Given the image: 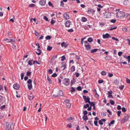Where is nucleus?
<instances>
[{"instance_id": "f704fd0d", "label": "nucleus", "mask_w": 130, "mask_h": 130, "mask_svg": "<svg viewBox=\"0 0 130 130\" xmlns=\"http://www.w3.org/2000/svg\"><path fill=\"white\" fill-rule=\"evenodd\" d=\"M110 103L111 105H113L115 103V102L113 100H110Z\"/></svg>"}, {"instance_id": "bf43d9fd", "label": "nucleus", "mask_w": 130, "mask_h": 130, "mask_svg": "<svg viewBox=\"0 0 130 130\" xmlns=\"http://www.w3.org/2000/svg\"><path fill=\"white\" fill-rule=\"evenodd\" d=\"M113 76V74L112 73H108V76L110 77H111L112 76Z\"/></svg>"}, {"instance_id": "13d9d810", "label": "nucleus", "mask_w": 130, "mask_h": 130, "mask_svg": "<svg viewBox=\"0 0 130 130\" xmlns=\"http://www.w3.org/2000/svg\"><path fill=\"white\" fill-rule=\"evenodd\" d=\"M57 76V74L56 73H54L52 75V76L53 77H55Z\"/></svg>"}, {"instance_id": "f8f14e48", "label": "nucleus", "mask_w": 130, "mask_h": 130, "mask_svg": "<svg viewBox=\"0 0 130 130\" xmlns=\"http://www.w3.org/2000/svg\"><path fill=\"white\" fill-rule=\"evenodd\" d=\"M63 91L62 90H60L58 91L57 94L58 96H62L63 95Z\"/></svg>"}, {"instance_id": "4d7b16f0", "label": "nucleus", "mask_w": 130, "mask_h": 130, "mask_svg": "<svg viewBox=\"0 0 130 130\" xmlns=\"http://www.w3.org/2000/svg\"><path fill=\"white\" fill-rule=\"evenodd\" d=\"M126 81L127 83L130 84V79H128L127 78H126Z\"/></svg>"}, {"instance_id": "f3484780", "label": "nucleus", "mask_w": 130, "mask_h": 130, "mask_svg": "<svg viewBox=\"0 0 130 130\" xmlns=\"http://www.w3.org/2000/svg\"><path fill=\"white\" fill-rule=\"evenodd\" d=\"M98 50V49H94L93 50H91L90 51L91 53H94L96 52Z\"/></svg>"}, {"instance_id": "79ce46f5", "label": "nucleus", "mask_w": 130, "mask_h": 130, "mask_svg": "<svg viewBox=\"0 0 130 130\" xmlns=\"http://www.w3.org/2000/svg\"><path fill=\"white\" fill-rule=\"evenodd\" d=\"M46 40H50L51 39V37L50 36H47L45 37Z\"/></svg>"}, {"instance_id": "e433bc0d", "label": "nucleus", "mask_w": 130, "mask_h": 130, "mask_svg": "<svg viewBox=\"0 0 130 130\" xmlns=\"http://www.w3.org/2000/svg\"><path fill=\"white\" fill-rule=\"evenodd\" d=\"M67 127L70 128L72 127V124L71 123H69L67 125Z\"/></svg>"}, {"instance_id": "4468645a", "label": "nucleus", "mask_w": 130, "mask_h": 130, "mask_svg": "<svg viewBox=\"0 0 130 130\" xmlns=\"http://www.w3.org/2000/svg\"><path fill=\"white\" fill-rule=\"evenodd\" d=\"M83 119L85 121L88 120V118L87 115H84L83 117Z\"/></svg>"}, {"instance_id": "6ab92c4d", "label": "nucleus", "mask_w": 130, "mask_h": 130, "mask_svg": "<svg viewBox=\"0 0 130 130\" xmlns=\"http://www.w3.org/2000/svg\"><path fill=\"white\" fill-rule=\"evenodd\" d=\"M47 79L48 81V83L49 84H51L52 83V80L48 76H47Z\"/></svg>"}, {"instance_id": "052dcab7", "label": "nucleus", "mask_w": 130, "mask_h": 130, "mask_svg": "<svg viewBox=\"0 0 130 130\" xmlns=\"http://www.w3.org/2000/svg\"><path fill=\"white\" fill-rule=\"evenodd\" d=\"M121 111H118L117 112V115L118 117H120V114L121 113Z\"/></svg>"}, {"instance_id": "bb28decb", "label": "nucleus", "mask_w": 130, "mask_h": 130, "mask_svg": "<svg viewBox=\"0 0 130 130\" xmlns=\"http://www.w3.org/2000/svg\"><path fill=\"white\" fill-rule=\"evenodd\" d=\"M75 88H74L73 87H72L71 88V90H70V92H73L75 91Z\"/></svg>"}, {"instance_id": "4be33fe9", "label": "nucleus", "mask_w": 130, "mask_h": 130, "mask_svg": "<svg viewBox=\"0 0 130 130\" xmlns=\"http://www.w3.org/2000/svg\"><path fill=\"white\" fill-rule=\"evenodd\" d=\"M33 61V59H30L28 62V64L30 66H31L32 65V61Z\"/></svg>"}, {"instance_id": "aec40b11", "label": "nucleus", "mask_w": 130, "mask_h": 130, "mask_svg": "<svg viewBox=\"0 0 130 130\" xmlns=\"http://www.w3.org/2000/svg\"><path fill=\"white\" fill-rule=\"evenodd\" d=\"M34 97V95H32V96H30V95H28V98L29 100H32L33 99Z\"/></svg>"}, {"instance_id": "603ef678", "label": "nucleus", "mask_w": 130, "mask_h": 130, "mask_svg": "<svg viewBox=\"0 0 130 130\" xmlns=\"http://www.w3.org/2000/svg\"><path fill=\"white\" fill-rule=\"evenodd\" d=\"M6 107V105H4L0 107V108L2 110L4 109Z\"/></svg>"}, {"instance_id": "680f3d73", "label": "nucleus", "mask_w": 130, "mask_h": 130, "mask_svg": "<svg viewBox=\"0 0 130 130\" xmlns=\"http://www.w3.org/2000/svg\"><path fill=\"white\" fill-rule=\"evenodd\" d=\"M122 111L124 112H125L126 111L125 108L124 107L122 108Z\"/></svg>"}, {"instance_id": "f03ea898", "label": "nucleus", "mask_w": 130, "mask_h": 130, "mask_svg": "<svg viewBox=\"0 0 130 130\" xmlns=\"http://www.w3.org/2000/svg\"><path fill=\"white\" fill-rule=\"evenodd\" d=\"M125 14V13L122 11H119L116 13L117 17L119 19H121L124 17Z\"/></svg>"}, {"instance_id": "7c9ffc66", "label": "nucleus", "mask_w": 130, "mask_h": 130, "mask_svg": "<svg viewBox=\"0 0 130 130\" xmlns=\"http://www.w3.org/2000/svg\"><path fill=\"white\" fill-rule=\"evenodd\" d=\"M52 47L50 46H48L47 48V50L48 51H50L52 49Z\"/></svg>"}, {"instance_id": "9d476101", "label": "nucleus", "mask_w": 130, "mask_h": 130, "mask_svg": "<svg viewBox=\"0 0 130 130\" xmlns=\"http://www.w3.org/2000/svg\"><path fill=\"white\" fill-rule=\"evenodd\" d=\"M68 44L64 42H62L61 44V45L62 47H64L65 48L67 47L68 46Z\"/></svg>"}, {"instance_id": "7ed1b4c3", "label": "nucleus", "mask_w": 130, "mask_h": 130, "mask_svg": "<svg viewBox=\"0 0 130 130\" xmlns=\"http://www.w3.org/2000/svg\"><path fill=\"white\" fill-rule=\"evenodd\" d=\"M63 84L67 86H68L70 84V80L68 78H65L63 80Z\"/></svg>"}, {"instance_id": "20e7f679", "label": "nucleus", "mask_w": 130, "mask_h": 130, "mask_svg": "<svg viewBox=\"0 0 130 130\" xmlns=\"http://www.w3.org/2000/svg\"><path fill=\"white\" fill-rule=\"evenodd\" d=\"M129 117L128 116H125L121 120V123L123 124L127 121L129 119Z\"/></svg>"}, {"instance_id": "e2e57ef3", "label": "nucleus", "mask_w": 130, "mask_h": 130, "mask_svg": "<svg viewBox=\"0 0 130 130\" xmlns=\"http://www.w3.org/2000/svg\"><path fill=\"white\" fill-rule=\"evenodd\" d=\"M121 107L120 106L118 105V106L117 107V109L118 110H120L121 109Z\"/></svg>"}, {"instance_id": "f257e3e1", "label": "nucleus", "mask_w": 130, "mask_h": 130, "mask_svg": "<svg viewBox=\"0 0 130 130\" xmlns=\"http://www.w3.org/2000/svg\"><path fill=\"white\" fill-rule=\"evenodd\" d=\"M83 98L86 103H88L90 105H91V106H93V109L94 110H95V104H94V103H95V102H90V98L88 96H87L86 97L85 95H83Z\"/></svg>"}, {"instance_id": "3c124183", "label": "nucleus", "mask_w": 130, "mask_h": 130, "mask_svg": "<svg viewBox=\"0 0 130 130\" xmlns=\"http://www.w3.org/2000/svg\"><path fill=\"white\" fill-rule=\"evenodd\" d=\"M48 73L49 74H51L53 73V71L51 69H49L48 70Z\"/></svg>"}, {"instance_id": "49530a36", "label": "nucleus", "mask_w": 130, "mask_h": 130, "mask_svg": "<svg viewBox=\"0 0 130 130\" xmlns=\"http://www.w3.org/2000/svg\"><path fill=\"white\" fill-rule=\"evenodd\" d=\"M31 74V72L29 71H28L27 73H26V75L27 76H30Z\"/></svg>"}, {"instance_id": "393cba45", "label": "nucleus", "mask_w": 130, "mask_h": 130, "mask_svg": "<svg viewBox=\"0 0 130 130\" xmlns=\"http://www.w3.org/2000/svg\"><path fill=\"white\" fill-rule=\"evenodd\" d=\"M115 122V120H112L110 123H108V125L110 127L111 124H113L114 123V122Z\"/></svg>"}, {"instance_id": "ea45409f", "label": "nucleus", "mask_w": 130, "mask_h": 130, "mask_svg": "<svg viewBox=\"0 0 130 130\" xmlns=\"http://www.w3.org/2000/svg\"><path fill=\"white\" fill-rule=\"evenodd\" d=\"M43 19L45 20L46 21H48V20L46 16L44 15V16Z\"/></svg>"}, {"instance_id": "37998d69", "label": "nucleus", "mask_w": 130, "mask_h": 130, "mask_svg": "<svg viewBox=\"0 0 130 130\" xmlns=\"http://www.w3.org/2000/svg\"><path fill=\"white\" fill-rule=\"evenodd\" d=\"M89 107V105L88 104H87L86 105H85L84 107V108H87V107Z\"/></svg>"}, {"instance_id": "c85d7f7f", "label": "nucleus", "mask_w": 130, "mask_h": 130, "mask_svg": "<svg viewBox=\"0 0 130 130\" xmlns=\"http://www.w3.org/2000/svg\"><path fill=\"white\" fill-rule=\"evenodd\" d=\"M128 2L129 1L128 0H125L124 1V4L125 5H126Z\"/></svg>"}, {"instance_id": "864d4df0", "label": "nucleus", "mask_w": 130, "mask_h": 130, "mask_svg": "<svg viewBox=\"0 0 130 130\" xmlns=\"http://www.w3.org/2000/svg\"><path fill=\"white\" fill-rule=\"evenodd\" d=\"M74 119V118H73L72 117H70L68 118V120L69 121H70L71 120H73Z\"/></svg>"}, {"instance_id": "0eeeda50", "label": "nucleus", "mask_w": 130, "mask_h": 130, "mask_svg": "<svg viewBox=\"0 0 130 130\" xmlns=\"http://www.w3.org/2000/svg\"><path fill=\"white\" fill-rule=\"evenodd\" d=\"M20 87L19 85L17 83H15L14 84L13 86V88L16 90H18Z\"/></svg>"}, {"instance_id": "774afa93", "label": "nucleus", "mask_w": 130, "mask_h": 130, "mask_svg": "<svg viewBox=\"0 0 130 130\" xmlns=\"http://www.w3.org/2000/svg\"><path fill=\"white\" fill-rule=\"evenodd\" d=\"M116 21V20L115 19H112L111 21V22L112 23H114Z\"/></svg>"}, {"instance_id": "1a4fd4ad", "label": "nucleus", "mask_w": 130, "mask_h": 130, "mask_svg": "<svg viewBox=\"0 0 130 130\" xmlns=\"http://www.w3.org/2000/svg\"><path fill=\"white\" fill-rule=\"evenodd\" d=\"M45 0H41L39 2V4L42 6H44L46 3Z\"/></svg>"}, {"instance_id": "a211bd4d", "label": "nucleus", "mask_w": 130, "mask_h": 130, "mask_svg": "<svg viewBox=\"0 0 130 130\" xmlns=\"http://www.w3.org/2000/svg\"><path fill=\"white\" fill-rule=\"evenodd\" d=\"M27 86L29 90H30L32 88V84H28Z\"/></svg>"}, {"instance_id": "de8ad7c7", "label": "nucleus", "mask_w": 130, "mask_h": 130, "mask_svg": "<svg viewBox=\"0 0 130 130\" xmlns=\"http://www.w3.org/2000/svg\"><path fill=\"white\" fill-rule=\"evenodd\" d=\"M104 82L103 80L102 79L99 80H98V83L99 84H101Z\"/></svg>"}, {"instance_id": "8fccbe9b", "label": "nucleus", "mask_w": 130, "mask_h": 130, "mask_svg": "<svg viewBox=\"0 0 130 130\" xmlns=\"http://www.w3.org/2000/svg\"><path fill=\"white\" fill-rule=\"evenodd\" d=\"M51 24L53 25L55 23V21L53 20L52 19L51 20Z\"/></svg>"}, {"instance_id": "423d86ee", "label": "nucleus", "mask_w": 130, "mask_h": 130, "mask_svg": "<svg viewBox=\"0 0 130 130\" xmlns=\"http://www.w3.org/2000/svg\"><path fill=\"white\" fill-rule=\"evenodd\" d=\"M63 17L64 19L66 20H68L70 18V17L67 13H64L63 15Z\"/></svg>"}, {"instance_id": "09e8293b", "label": "nucleus", "mask_w": 130, "mask_h": 130, "mask_svg": "<svg viewBox=\"0 0 130 130\" xmlns=\"http://www.w3.org/2000/svg\"><path fill=\"white\" fill-rule=\"evenodd\" d=\"M76 89L78 91H81L82 90V88L80 86L78 87Z\"/></svg>"}, {"instance_id": "69168bd1", "label": "nucleus", "mask_w": 130, "mask_h": 130, "mask_svg": "<svg viewBox=\"0 0 130 130\" xmlns=\"http://www.w3.org/2000/svg\"><path fill=\"white\" fill-rule=\"evenodd\" d=\"M35 34L37 36H38V35H39L38 32L36 30L35 31Z\"/></svg>"}, {"instance_id": "c03bdc74", "label": "nucleus", "mask_w": 130, "mask_h": 130, "mask_svg": "<svg viewBox=\"0 0 130 130\" xmlns=\"http://www.w3.org/2000/svg\"><path fill=\"white\" fill-rule=\"evenodd\" d=\"M112 39L113 40H115L116 41H119V40L118 39L114 37H112Z\"/></svg>"}, {"instance_id": "2eb2a0df", "label": "nucleus", "mask_w": 130, "mask_h": 130, "mask_svg": "<svg viewBox=\"0 0 130 130\" xmlns=\"http://www.w3.org/2000/svg\"><path fill=\"white\" fill-rule=\"evenodd\" d=\"M124 17L128 20H130V14H129L126 13L125 14Z\"/></svg>"}, {"instance_id": "5fc2aeb1", "label": "nucleus", "mask_w": 130, "mask_h": 130, "mask_svg": "<svg viewBox=\"0 0 130 130\" xmlns=\"http://www.w3.org/2000/svg\"><path fill=\"white\" fill-rule=\"evenodd\" d=\"M94 92L95 93V94L96 95H97L98 97L99 96V95L97 93L95 89H94Z\"/></svg>"}, {"instance_id": "a18cd8bd", "label": "nucleus", "mask_w": 130, "mask_h": 130, "mask_svg": "<svg viewBox=\"0 0 130 130\" xmlns=\"http://www.w3.org/2000/svg\"><path fill=\"white\" fill-rule=\"evenodd\" d=\"M66 59V58L64 56H63L61 57V60L62 61H63L64 60Z\"/></svg>"}, {"instance_id": "0e129e2a", "label": "nucleus", "mask_w": 130, "mask_h": 130, "mask_svg": "<svg viewBox=\"0 0 130 130\" xmlns=\"http://www.w3.org/2000/svg\"><path fill=\"white\" fill-rule=\"evenodd\" d=\"M64 4L62 1H61L60 2V6H61L64 7Z\"/></svg>"}, {"instance_id": "58836bf2", "label": "nucleus", "mask_w": 130, "mask_h": 130, "mask_svg": "<svg viewBox=\"0 0 130 130\" xmlns=\"http://www.w3.org/2000/svg\"><path fill=\"white\" fill-rule=\"evenodd\" d=\"M24 75V73H22L21 74V79H23V77Z\"/></svg>"}, {"instance_id": "6e6d98bb", "label": "nucleus", "mask_w": 130, "mask_h": 130, "mask_svg": "<svg viewBox=\"0 0 130 130\" xmlns=\"http://www.w3.org/2000/svg\"><path fill=\"white\" fill-rule=\"evenodd\" d=\"M83 113L84 114V115H87L88 113V112L86 110H85L83 111Z\"/></svg>"}, {"instance_id": "dca6fc26", "label": "nucleus", "mask_w": 130, "mask_h": 130, "mask_svg": "<svg viewBox=\"0 0 130 130\" xmlns=\"http://www.w3.org/2000/svg\"><path fill=\"white\" fill-rule=\"evenodd\" d=\"M87 41L89 42H91L93 41V39L91 37H90L88 39Z\"/></svg>"}, {"instance_id": "2f4dec72", "label": "nucleus", "mask_w": 130, "mask_h": 130, "mask_svg": "<svg viewBox=\"0 0 130 130\" xmlns=\"http://www.w3.org/2000/svg\"><path fill=\"white\" fill-rule=\"evenodd\" d=\"M57 56L56 55H54L53 57L51 58V60H54L57 58Z\"/></svg>"}, {"instance_id": "72a5a7b5", "label": "nucleus", "mask_w": 130, "mask_h": 130, "mask_svg": "<svg viewBox=\"0 0 130 130\" xmlns=\"http://www.w3.org/2000/svg\"><path fill=\"white\" fill-rule=\"evenodd\" d=\"M71 106V104L70 103L67 104H66V106L69 108H70Z\"/></svg>"}, {"instance_id": "cd10ccee", "label": "nucleus", "mask_w": 130, "mask_h": 130, "mask_svg": "<svg viewBox=\"0 0 130 130\" xmlns=\"http://www.w3.org/2000/svg\"><path fill=\"white\" fill-rule=\"evenodd\" d=\"M117 28V26H116V27H115L114 26H112V27H111L108 30H113V29H116V28Z\"/></svg>"}, {"instance_id": "a878e982", "label": "nucleus", "mask_w": 130, "mask_h": 130, "mask_svg": "<svg viewBox=\"0 0 130 130\" xmlns=\"http://www.w3.org/2000/svg\"><path fill=\"white\" fill-rule=\"evenodd\" d=\"M114 82L115 84L118 85L119 83V82L118 80L117 79H115L114 80Z\"/></svg>"}, {"instance_id": "4c0bfd02", "label": "nucleus", "mask_w": 130, "mask_h": 130, "mask_svg": "<svg viewBox=\"0 0 130 130\" xmlns=\"http://www.w3.org/2000/svg\"><path fill=\"white\" fill-rule=\"evenodd\" d=\"M88 12H95V10H93L91 9H89V10L88 11Z\"/></svg>"}, {"instance_id": "338daca9", "label": "nucleus", "mask_w": 130, "mask_h": 130, "mask_svg": "<svg viewBox=\"0 0 130 130\" xmlns=\"http://www.w3.org/2000/svg\"><path fill=\"white\" fill-rule=\"evenodd\" d=\"M127 29L126 28H122L124 32L127 31Z\"/></svg>"}, {"instance_id": "c756f323", "label": "nucleus", "mask_w": 130, "mask_h": 130, "mask_svg": "<svg viewBox=\"0 0 130 130\" xmlns=\"http://www.w3.org/2000/svg\"><path fill=\"white\" fill-rule=\"evenodd\" d=\"M37 50L39 51V52H36V53L38 55H40L41 52V50L39 49V48H38L37 49Z\"/></svg>"}, {"instance_id": "39448f33", "label": "nucleus", "mask_w": 130, "mask_h": 130, "mask_svg": "<svg viewBox=\"0 0 130 130\" xmlns=\"http://www.w3.org/2000/svg\"><path fill=\"white\" fill-rule=\"evenodd\" d=\"M6 124V130H12L11 129V124H10L8 122H7Z\"/></svg>"}, {"instance_id": "473e14b6", "label": "nucleus", "mask_w": 130, "mask_h": 130, "mask_svg": "<svg viewBox=\"0 0 130 130\" xmlns=\"http://www.w3.org/2000/svg\"><path fill=\"white\" fill-rule=\"evenodd\" d=\"M32 81L30 79H29L27 81V83L28 84H31Z\"/></svg>"}, {"instance_id": "a19ab883", "label": "nucleus", "mask_w": 130, "mask_h": 130, "mask_svg": "<svg viewBox=\"0 0 130 130\" xmlns=\"http://www.w3.org/2000/svg\"><path fill=\"white\" fill-rule=\"evenodd\" d=\"M70 101L69 100H64V102L66 103L67 104L69 103Z\"/></svg>"}, {"instance_id": "9b49d317", "label": "nucleus", "mask_w": 130, "mask_h": 130, "mask_svg": "<svg viewBox=\"0 0 130 130\" xmlns=\"http://www.w3.org/2000/svg\"><path fill=\"white\" fill-rule=\"evenodd\" d=\"M103 38H111V37L108 33H106L105 34L103 35Z\"/></svg>"}, {"instance_id": "ddd939ff", "label": "nucleus", "mask_w": 130, "mask_h": 130, "mask_svg": "<svg viewBox=\"0 0 130 130\" xmlns=\"http://www.w3.org/2000/svg\"><path fill=\"white\" fill-rule=\"evenodd\" d=\"M85 47L86 49L87 50H90L91 49V46L89 45H85Z\"/></svg>"}, {"instance_id": "6e6552de", "label": "nucleus", "mask_w": 130, "mask_h": 130, "mask_svg": "<svg viewBox=\"0 0 130 130\" xmlns=\"http://www.w3.org/2000/svg\"><path fill=\"white\" fill-rule=\"evenodd\" d=\"M71 23V22L70 21H67L65 23V25L67 27H69Z\"/></svg>"}, {"instance_id": "c9c22d12", "label": "nucleus", "mask_w": 130, "mask_h": 130, "mask_svg": "<svg viewBox=\"0 0 130 130\" xmlns=\"http://www.w3.org/2000/svg\"><path fill=\"white\" fill-rule=\"evenodd\" d=\"M101 74L103 75H106V73L105 71H102L101 72Z\"/></svg>"}, {"instance_id": "412c9836", "label": "nucleus", "mask_w": 130, "mask_h": 130, "mask_svg": "<svg viewBox=\"0 0 130 130\" xmlns=\"http://www.w3.org/2000/svg\"><path fill=\"white\" fill-rule=\"evenodd\" d=\"M87 21V19L84 17H83L81 19V21L83 22H86Z\"/></svg>"}, {"instance_id": "b1692460", "label": "nucleus", "mask_w": 130, "mask_h": 130, "mask_svg": "<svg viewBox=\"0 0 130 130\" xmlns=\"http://www.w3.org/2000/svg\"><path fill=\"white\" fill-rule=\"evenodd\" d=\"M71 72H73L75 70V68L74 66H73L71 68Z\"/></svg>"}, {"instance_id": "5701e85b", "label": "nucleus", "mask_w": 130, "mask_h": 130, "mask_svg": "<svg viewBox=\"0 0 130 130\" xmlns=\"http://www.w3.org/2000/svg\"><path fill=\"white\" fill-rule=\"evenodd\" d=\"M101 115L103 117H105L107 115V112H102Z\"/></svg>"}]
</instances>
